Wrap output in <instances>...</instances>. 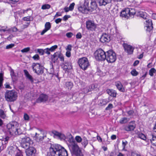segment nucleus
I'll return each instance as SVG.
<instances>
[{
	"mask_svg": "<svg viewBox=\"0 0 156 156\" xmlns=\"http://www.w3.org/2000/svg\"><path fill=\"white\" fill-rule=\"evenodd\" d=\"M7 133L10 135H18L22 134V130L19 127V125L16 121H13L8 123L6 125V128L5 129Z\"/></svg>",
	"mask_w": 156,
	"mask_h": 156,
	"instance_id": "1",
	"label": "nucleus"
},
{
	"mask_svg": "<svg viewBox=\"0 0 156 156\" xmlns=\"http://www.w3.org/2000/svg\"><path fill=\"white\" fill-rule=\"evenodd\" d=\"M49 151L51 156H68L67 151L59 144L51 145Z\"/></svg>",
	"mask_w": 156,
	"mask_h": 156,
	"instance_id": "2",
	"label": "nucleus"
},
{
	"mask_svg": "<svg viewBox=\"0 0 156 156\" xmlns=\"http://www.w3.org/2000/svg\"><path fill=\"white\" fill-rule=\"evenodd\" d=\"M17 97V93L14 90H7L5 94V99L9 102L15 101L16 100Z\"/></svg>",
	"mask_w": 156,
	"mask_h": 156,
	"instance_id": "3",
	"label": "nucleus"
},
{
	"mask_svg": "<svg viewBox=\"0 0 156 156\" xmlns=\"http://www.w3.org/2000/svg\"><path fill=\"white\" fill-rule=\"evenodd\" d=\"M31 67L34 73L38 75L42 74L44 73L45 68L42 66L41 63H32Z\"/></svg>",
	"mask_w": 156,
	"mask_h": 156,
	"instance_id": "4",
	"label": "nucleus"
},
{
	"mask_svg": "<svg viewBox=\"0 0 156 156\" xmlns=\"http://www.w3.org/2000/svg\"><path fill=\"white\" fill-rule=\"evenodd\" d=\"M136 13L135 9L131 8H126L121 12L120 16L125 18H128L129 17L134 16Z\"/></svg>",
	"mask_w": 156,
	"mask_h": 156,
	"instance_id": "5",
	"label": "nucleus"
},
{
	"mask_svg": "<svg viewBox=\"0 0 156 156\" xmlns=\"http://www.w3.org/2000/svg\"><path fill=\"white\" fill-rule=\"evenodd\" d=\"M71 153L76 156H83L81 150L77 143L68 147Z\"/></svg>",
	"mask_w": 156,
	"mask_h": 156,
	"instance_id": "6",
	"label": "nucleus"
},
{
	"mask_svg": "<svg viewBox=\"0 0 156 156\" xmlns=\"http://www.w3.org/2000/svg\"><path fill=\"white\" fill-rule=\"evenodd\" d=\"M106 54V52H105L102 49L99 48L95 51L94 56L97 60L103 61L105 60Z\"/></svg>",
	"mask_w": 156,
	"mask_h": 156,
	"instance_id": "7",
	"label": "nucleus"
},
{
	"mask_svg": "<svg viewBox=\"0 0 156 156\" xmlns=\"http://www.w3.org/2000/svg\"><path fill=\"white\" fill-rule=\"evenodd\" d=\"M106 58L105 60L108 63H113L116 59V53L112 50H109L106 52Z\"/></svg>",
	"mask_w": 156,
	"mask_h": 156,
	"instance_id": "8",
	"label": "nucleus"
},
{
	"mask_svg": "<svg viewBox=\"0 0 156 156\" xmlns=\"http://www.w3.org/2000/svg\"><path fill=\"white\" fill-rule=\"evenodd\" d=\"M78 63L80 68L84 70L87 69L90 65L87 58L84 57L79 58Z\"/></svg>",
	"mask_w": 156,
	"mask_h": 156,
	"instance_id": "9",
	"label": "nucleus"
},
{
	"mask_svg": "<svg viewBox=\"0 0 156 156\" xmlns=\"http://www.w3.org/2000/svg\"><path fill=\"white\" fill-rule=\"evenodd\" d=\"M21 138V146L23 148L26 149L30 147V146L33 144L32 140L29 137L25 136Z\"/></svg>",
	"mask_w": 156,
	"mask_h": 156,
	"instance_id": "10",
	"label": "nucleus"
},
{
	"mask_svg": "<svg viewBox=\"0 0 156 156\" xmlns=\"http://www.w3.org/2000/svg\"><path fill=\"white\" fill-rule=\"evenodd\" d=\"M89 1L88 0H85L84 4L78 7V9L80 12L84 14L88 13L89 11L88 7L89 4Z\"/></svg>",
	"mask_w": 156,
	"mask_h": 156,
	"instance_id": "11",
	"label": "nucleus"
},
{
	"mask_svg": "<svg viewBox=\"0 0 156 156\" xmlns=\"http://www.w3.org/2000/svg\"><path fill=\"white\" fill-rule=\"evenodd\" d=\"M87 28L89 30L91 31H95L97 27V25L93 21L89 20L86 22Z\"/></svg>",
	"mask_w": 156,
	"mask_h": 156,
	"instance_id": "12",
	"label": "nucleus"
},
{
	"mask_svg": "<svg viewBox=\"0 0 156 156\" xmlns=\"http://www.w3.org/2000/svg\"><path fill=\"white\" fill-rule=\"evenodd\" d=\"M89 4L88 5V10L91 12L95 10L97 8V5L95 0H88Z\"/></svg>",
	"mask_w": 156,
	"mask_h": 156,
	"instance_id": "13",
	"label": "nucleus"
},
{
	"mask_svg": "<svg viewBox=\"0 0 156 156\" xmlns=\"http://www.w3.org/2000/svg\"><path fill=\"white\" fill-rule=\"evenodd\" d=\"M36 149L33 147H30L26 149L25 152L26 156H35Z\"/></svg>",
	"mask_w": 156,
	"mask_h": 156,
	"instance_id": "14",
	"label": "nucleus"
},
{
	"mask_svg": "<svg viewBox=\"0 0 156 156\" xmlns=\"http://www.w3.org/2000/svg\"><path fill=\"white\" fill-rule=\"evenodd\" d=\"M123 46L125 51L129 55L132 54L133 52L134 48L132 46L126 43H124Z\"/></svg>",
	"mask_w": 156,
	"mask_h": 156,
	"instance_id": "15",
	"label": "nucleus"
},
{
	"mask_svg": "<svg viewBox=\"0 0 156 156\" xmlns=\"http://www.w3.org/2000/svg\"><path fill=\"white\" fill-rule=\"evenodd\" d=\"M110 37L106 33H103L100 39V41L102 43L108 42L111 40Z\"/></svg>",
	"mask_w": 156,
	"mask_h": 156,
	"instance_id": "16",
	"label": "nucleus"
},
{
	"mask_svg": "<svg viewBox=\"0 0 156 156\" xmlns=\"http://www.w3.org/2000/svg\"><path fill=\"white\" fill-rule=\"evenodd\" d=\"M48 96L46 94H41L38 98L36 100V102L38 103L45 102L48 100Z\"/></svg>",
	"mask_w": 156,
	"mask_h": 156,
	"instance_id": "17",
	"label": "nucleus"
},
{
	"mask_svg": "<svg viewBox=\"0 0 156 156\" xmlns=\"http://www.w3.org/2000/svg\"><path fill=\"white\" fill-rule=\"evenodd\" d=\"M61 66L63 69L65 71H67L68 69L69 70L72 69V66L71 64L68 62L65 61L64 63H62Z\"/></svg>",
	"mask_w": 156,
	"mask_h": 156,
	"instance_id": "18",
	"label": "nucleus"
},
{
	"mask_svg": "<svg viewBox=\"0 0 156 156\" xmlns=\"http://www.w3.org/2000/svg\"><path fill=\"white\" fill-rule=\"evenodd\" d=\"M136 127V125L134 122H130L128 126L125 128V130L126 131H131L134 130Z\"/></svg>",
	"mask_w": 156,
	"mask_h": 156,
	"instance_id": "19",
	"label": "nucleus"
},
{
	"mask_svg": "<svg viewBox=\"0 0 156 156\" xmlns=\"http://www.w3.org/2000/svg\"><path fill=\"white\" fill-rule=\"evenodd\" d=\"M23 72L27 78L30 82L31 83H33L34 79L32 76L28 72L27 70L24 69Z\"/></svg>",
	"mask_w": 156,
	"mask_h": 156,
	"instance_id": "20",
	"label": "nucleus"
},
{
	"mask_svg": "<svg viewBox=\"0 0 156 156\" xmlns=\"http://www.w3.org/2000/svg\"><path fill=\"white\" fill-rule=\"evenodd\" d=\"M51 27V23L49 22H46L45 24V28L41 33V35H43L45 32L49 30Z\"/></svg>",
	"mask_w": 156,
	"mask_h": 156,
	"instance_id": "21",
	"label": "nucleus"
},
{
	"mask_svg": "<svg viewBox=\"0 0 156 156\" xmlns=\"http://www.w3.org/2000/svg\"><path fill=\"white\" fill-rule=\"evenodd\" d=\"M97 2L100 6H105L112 2V0H97Z\"/></svg>",
	"mask_w": 156,
	"mask_h": 156,
	"instance_id": "22",
	"label": "nucleus"
},
{
	"mask_svg": "<svg viewBox=\"0 0 156 156\" xmlns=\"http://www.w3.org/2000/svg\"><path fill=\"white\" fill-rule=\"evenodd\" d=\"M107 93L111 96L115 98L117 93L116 91L112 89H107L106 90Z\"/></svg>",
	"mask_w": 156,
	"mask_h": 156,
	"instance_id": "23",
	"label": "nucleus"
},
{
	"mask_svg": "<svg viewBox=\"0 0 156 156\" xmlns=\"http://www.w3.org/2000/svg\"><path fill=\"white\" fill-rule=\"evenodd\" d=\"M115 85L117 89L121 92H125V89L121 82H118L115 83Z\"/></svg>",
	"mask_w": 156,
	"mask_h": 156,
	"instance_id": "24",
	"label": "nucleus"
},
{
	"mask_svg": "<svg viewBox=\"0 0 156 156\" xmlns=\"http://www.w3.org/2000/svg\"><path fill=\"white\" fill-rule=\"evenodd\" d=\"M81 144L84 148H85L88 144V140L86 137L84 136L83 137Z\"/></svg>",
	"mask_w": 156,
	"mask_h": 156,
	"instance_id": "25",
	"label": "nucleus"
},
{
	"mask_svg": "<svg viewBox=\"0 0 156 156\" xmlns=\"http://www.w3.org/2000/svg\"><path fill=\"white\" fill-rule=\"evenodd\" d=\"M50 72H51L49 73V74L50 75V77H51V78L54 75L56 77L58 78V72L56 73L53 70V66H52V68L50 69Z\"/></svg>",
	"mask_w": 156,
	"mask_h": 156,
	"instance_id": "26",
	"label": "nucleus"
},
{
	"mask_svg": "<svg viewBox=\"0 0 156 156\" xmlns=\"http://www.w3.org/2000/svg\"><path fill=\"white\" fill-rule=\"evenodd\" d=\"M152 137L151 139H150L152 144L154 146H156V136H153V135L151 134L150 135Z\"/></svg>",
	"mask_w": 156,
	"mask_h": 156,
	"instance_id": "27",
	"label": "nucleus"
},
{
	"mask_svg": "<svg viewBox=\"0 0 156 156\" xmlns=\"http://www.w3.org/2000/svg\"><path fill=\"white\" fill-rule=\"evenodd\" d=\"M53 133L55 136H58L59 138H63L65 137V136L56 131H54L52 132Z\"/></svg>",
	"mask_w": 156,
	"mask_h": 156,
	"instance_id": "28",
	"label": "nucleus"
},
{
	"mask_svg": "<svg viewBox=\"0 0 156 156\" xmlns=\"http://www.w3.org/2000/svg\"><path fill=\"white\" fill-rule=\"evenodd\" d=\"M138 137L142 140H145L147 139V137L146 136L141 132L138 133L137 134Z\"/></svg>",
	"mask_w": 156,
	"mask_h": 156,
	"instance_id": "29",
	"label": "nucleus"
},
{
	"mask_svg": "<svg viewBox=\"0 0 156 156\" xmlns=\"http://www.w3.org/2000/svg\"><path fill=\"white\" fill-rule=\"evenodd\" d=\"M18 29L16 27H14L10 28L8 29L7 31L10 33L12 32H16L18 31Z\"/></svg>",
	"mask_w": 156,
	"mask_h": 156,
	"instance_id": "30",
	"label": "nucleus"
},
{
	"mask_svg": "<svg viewBox=\"0 0 156 156\" xmlns=\"http://www.w3.org/2000/svg\"><path fill=\"white\" fill-rule=\"evenodd\" d=\"M58 52H56L53 55V60L54 63H55L58 60Z\"/></svg>",
	"mask_w": 156,
	"mask_h": 156,
	"instance_id": "31",
	"label": "nucleus"
},
{
	"mask_svg": "<svg viewBox=\"0 0 156 156\" xmlns=\"http://www.w3.org/2000/svg\"><path fill=\"white\" fill-rule=\"evenodd\" d=\"M68 141L69 143V144H68V147L76 143L74 140V139L73 136L69 139Z\"/></svg>",
	"mask_w": 156,
	"mask_h": 156,
	"instance_id": "32",
	"label": "nucleus"
},
{
	"mask_svg": "<svg viewBox=\"0 0 156 156\" xmlns=\"http://www.w3.org/2000/svg\"><path fill=\"white\" fill-rule=\"evenodd\" d=\"M66 86L68 89H71L73 86V83L71 82H67L66 83Z\"/></svg>",
	"mask_w": 156,
	"mask_h": 156,
	"instance_id": "33",
	"label": "nucleus"
},
{
	"mask_svg": "<svg viewBox=\"0 0 156 156\" xmlns=\"http://www.w3.org/2000/svg\"><path fill=\"white\" fill-rule=\"evenodd\" d=\"M128 119L126 117L122 118L120 120L119 122L121 124H124L127 123L128 121Z\"/></svg>",
	"mask_w": 156,
	"mask_h": 156,
	"instance_id": "34",
	"label": "nucleus"
},
{
	"mask_svg": "<svg viewBox=\"0 0 156 156\" xmlns=\"http://www.w3.org/2000/svg\"><path fill=\"white\" fill-rule=\"evenodd\" d=\"M23 20L25 21H30L33 20V17L31 16L25 17L23 18Z\"/></svg>",
	"mask_w": 156,
	"mask_h": 156,
	"instance_id": "35",
	"label": "nucleus"
},
{
	"mask_svg": "<svg viewBox=\"0 0 156 156\" xmlns=\"http://www.w3.org/2000/svg\"><path fill=\"white\" fill-rule=\"evenodd\" d=\"M7 26H0V31H3L4 32L7 31L8 30Z\"/></svg>",
	"mask_w": 156,
	"mask_h": 156,
	"instance_id": "36",
	"label": "nucleus"
},
{
	"mask_svg": "<svg viewBox=\"0 0 156 156\" xmlns=\"http://www.w3.org/2000/svg\"><path fill=\"white\" fill-rule=\"evenodd\" d=\"M3 80V74L2 73H0V87H1L2 85Z\"/></svg>",
	"mask_w": 156,
	"mask_h": 156,
	"instance_id": "37",
	"label": "nucleus"
},
{
	"mask_svg": "<svg viewBox=\"0 0 156 156\" xmlns=\"http://www.w3.org/2000/svg\"><path fill=\"white\" fill-rule=\"evenodd\" d=\"M156 72V69L154 68H152L149 71V75L151 76H153L154 75V73Z\"/></svg>",
	"mask_w": 156,
	"mask_h": 156,
	"instance_id": "38",
	"label": "nucleus"
},
{
	"mask_svg": "<svg viewBox=\"0 0 156 156\" xmlns=\"http://www.w3.org/2000/svg\"><path fill=\"white\" fill-rule=\"evenodd\" d=\"M83 138H82L81 136H77L75 137V140L76 142L78 143H80L81 142Z\"/></svg>",
	"mask_w": 156,
	"mask_h": 156,
	"instance_id": "39",
	"label": "nucleus"
},
{
	"mask_svg": "<svg viewBox=\"0 0 156 156\" xmlns=\"http://www.w3.org/2000/svg\"><path fill=\"white\" fill-rule=\"evenodd\" d=\"M9 137L6 136L4 139L2 140H1V142L0 141V143H1L2 145L5 144L8 142V141L9 139Z\"/></svg>",
	"mask_w": 156,
	"mask_h": 156,
	"instance_id": "40",
	"label": "nucleus"
},
{
	"mask_svg": "<svg viewBox=\"0 0 156 156\" xmlns=\"http://www.w3.org/2000/svg\"><path fill=\"white\" fill-rule=\"evenodd\" d=\"M35 137H36L37 140H42L44 138V136H40L39 134L37 133H36Z\"/></svg>",
	"mask_w": 156,
	"mask_h": 156,
	"instance_id": "41",
	"label": "nucleus"
},
{
	"mask_svg": "<svg viewBox=\"0 0 156 156\" xmlns=\"http://www.w3.org/2000/svg\"><path fill=\"white\" fill-rule=\"evenodd\" d=\"M116 32V29L113 28L110 29V32L109 34L111 35H113L115 34Z\"/></svg>",
	"mask_w": 156,
	"mask_h": 156,
	"instance_id": "42",
	"label": "nucleus"
},
{
	"mask_svg": "<svg viewBox=\"0 0 156 156\" xmlns=\"http://www.w3.org/2000/svg\"><path fill=\"white\" fill-rule=\"evenodd\" d=\"M132 75L133 76H136L138 74V73L135 69H133L131 72Z\"/></svg>",
	"mask_w": 156,
	"mask_h": 156,
	"instance_id": "43",
	"label": "nucleus"
},
{
	"mask_svg": "<svg viewBox=\"0 0 156 156\" xmlns=\"http://www.w3.org/2000/svg\"><path fill=\"white\" fill-rule=\"evenodd\" d=\"M51 7V6L49 4H44L42 5L41 9H48Z\"/></svg>",
	"mask_w": 156,
	"mask_h": 156,
	"instance_id": "44",
	"label": "nucleus"
},
{
	"mask_svg": "<svg viewBox=\"0 0 156 156\" xmlns=\"http://www.w3.org/2000/svg\"><path fill=\"white\" fill-rule=\"evenodd\" d=\"M109 101L106 99H103L101 100L100 103L102 105H105L107 104Z\"/></svg>",
	"mask_w": 156,
	"mask_h": 156,
	"instance_id": "45",
	"label": "nucleus"
},
{
	"mask_svg": "<svg viewBox=\"0 0 156 156\" xmlns=\"http://www.w3.org/2000/svg\"><path fill=\"white\" fill-rule=\"evenodd\" d=\"M146 27L147 26H153V23L152 22V20H147L146 21Z\"/></svg>",
	"mask_w": 156,
	"mask_h": 156,
	"instance_id": "46",
	"label": "nucleus"
},
{
	"mask_svg": "<svg viewBox=\"0 0 156 156\" xmlns=\"http://www.w3.org/2000/svg\"><path fill=\"white\" fill-rule=\"evenodd\" d=\"M5 117V115L3 110L0 109V117L4 119Z\"/></svg>",
	"mask_w": 156,
	"mask_h": 156,
	"instance_id": "47",
	"label": "nucleus"
},
{
	"mask_svg": "<svg viewBox=\"0 0 156 156\" xmlns=\"http://www.w3.org/2000/svg\"><path fill=\"white\" fill-rule=\"evenodd\" d=\"M58 57L60 59V60L61 61H64V57L63 55L61 53H58Z\"/></svg>",
	"mask_w": 156,
	"mask_h": 156,
	"instance_id": "48",
	"label": "nucleus"
},
{
	"mask_svg": "<svg viewBox=\"0 0 156 156\" xmlns=\"http://www.w3.org/2000/svg\"><path fill=\"white\" fill-rule=\"evenodd\" d=\"M89 89L90 91L93 90L94 89L96 88V85L94 84H92L89 86H88Z\"/></svg>",
	"mask_w": 156,
	"mask_h": 156,
	"instance_id": "49",
	"label": "nucleus"
},
{
	"mask_svg": "<svg viewBox=\"0 0 156 156\" xmlns=\"http://www.w3.org/2000/svg\"><path fill=\"white\" fill-rule=\"evenodd\" d=\"M137 16H139L140 17H142L143 18H144V13L142 11H139L137 13Z\"/></svg>",
	"mask_w": 156,
	"mask_h": 156,
	"instance_id": "50",
	"label": "nucleus"
},
{
	"mask_svg": "<svg viewBox=\"0 0 156 156\" xmlns=\"http://www.w3.org/2000/svg\"><path fill=\"white\" fill-rule=\"evenodd\" d=\"M89 91H90L88 86L85 87L82 90V92L85 94L87 93Z\"/></svg>",
	"mask_w": 156,
	"mask_h": 156,
	"instance_id": "51",
	"label": "nucleus"
},
{
	"mask_svg": "<svg viewBox=\"0 0 156 156\" xmlns=\"http://www.w3.org/2000/svg\"><path fill=\"white\" fill-rule=\"evenodd\" d=\"M113 108V105L112 104H109L108 106L105 108V110L106 111L109 110Z\"/></svg>",
	"mask_w": 156,
	"mask_h": 156,
	"instance_id": "52",
	"label": "nucleus"
},
{
	"mask_svg": "<svg viewBox=\"0 0 156 156\" xmlns=\"http://www.w3.org/2000/svg\"><path fill=\"white\" fill-rule=\"evenodd\" d=\"M58 48V46L57 45H55L51 47L50 48H49L50 51L52 52L54 51L55 49Z\"/></svg>",
	"mask_w": 156,
	"mask_h": 156,
	"instance_id": "53",
	"label": "nucleus"
},
{
	"mask_svg": "<svg viewBox=\"0 0 156 156\" xmlns=\"http://www.w3.org/2000/svg\"><path fill=\"white\" fill-rule=\"evenodd\" d=\"M30 50V47H27L21 50V51L22 53L27 52L29 51Z\"/></svg>",
	"mask_w": 156,
	"mask_h": 156,
	"instance_id": "54",
	"label": "nucleus"
},
{
	"mask_svg": "<svg viewBox=\"0 0 156 156\" xmlns=\"http://www.w3.org/2000/svg\"><path fill=\"white\" fill-rule=\"evenodd\" d=\"M37 52L40 55H42L44 54V50L41 49H37Z\"/></svg>",
	"mask_w": 156,
	"mask_h": 156,
	"instance_id": "55",
	"label": "nucleus"
},
{
	"mask_svg": "<svg viewBox=\"0 0 156 156\" xmlns=\"http://www.w3.org/2000/svg\"><path fill=\"white\" fill-rule=\"evenodd\" d=\"M15 156H23L21 151L19 149L17 150Z\"/></svg>",
	"mask_w": 156,
	"mask_h": 156,
	"instance_id": "56",
	"label": "nucleus"
},
{
	"mask_svg": "<svg viewBox=\"0 0 156 156\" xmlns=\"http://www.w3.org/2000/svg\"><path fill=\"white\" fill-rule=\"evenodd\" d=\"M75 4L74 2H73L71 4L69 7V8L70 11H72L73 9Z\"/></svg>",
	"mask_w": 156,
	"mask_h": 156,
	"instance_id": "57",
	"label": "nucleus"
},
{
	"mask_svg": "<svg viewBox=\"0 0 156 156\" xmlns=\"http://www.w3.org/2000/svg\"><path fill=\"white\" fill-rule=\"evenodd\" d=\"M128 144V142L126 141H122V146L123 147V150H124L126 146Z\"/></svg>",
	"mask_w": 156,
	"mask_h": 156,
	"instance_id": "58",
	"label": "nucleus"
},
{
	"mask_svg": "<svg viewBox=\"0 0 156 156\" xmlns=\"http://www.w3.org/2000/svg\"><path fill=\"white\" fill-rule=\"evenodd\" d=\"M32 58L35 60H38L40 59V57L38 54H36Z\"/></svg>",
	"mask_w": 156,
	"mask_h": 156,
	"instance_id": "59",
	"label": "nucleus"
},
{
	"mask_svg": "<svg viewBox=\"0 0 156 156\" xmlns=\"http://www.w3.org/2000/svg\"><path fill=\"white\" fill-rule=\"evenodd\" d=\"M11 78L13 82H16L18 79L17 76L16 75L12 76Z\"/></svg>",
	"mask_w": 156,
	"mask_h": 156,
	"instance_id": "60",
	"label": "nucleus"
},
{
	"mask_svg": "<svg viewBox=\"0 0 156 156\" xmlns=\"http://www.w3.org/2000/svg\"><path fill=\"white\" fill-rule=\"evenodd\" d=\"M14 46V44H10L7 45L6 47V49H9L12 48Z\"/></svg>",
	"mask_w": 156,
	"mask_h": 156,
	"instance_id": "61",
	"label": "nucleus"
},
{
	"mask_svg": "<svg viewBox=\"0 0 156 156\" xmlns=\"http://www.w3.org/2000/svg\"><path fill=\"white\" fill-rule=\"evenodd\" d=\"M44 53H45L48 55H50V50L48 48H47L44 50Z\"/></svg>",
	"mask_w": 156,
	"mask_h": 156,
	"instance_id": "62",
	"label": "nucleus"
},
{
	"mask_svg": "<svg viewBox=\"0 0 156 156\" xmlns=\"http://www.w3.org/2000/svg\"><path fill=\"white\" fill-rule=\"evenodd\" d=\"M6 89H11V87L10 86L9 83H6L4 85Z\"/></svg>",
	"mask_w": 156,
	"mask_h": 156,
	"instance_id": "63",
	"label": "nucleus"
},
{
	"mask_svg": "<svg viewBox=\"0 0 156 156\" xmlns=\"http://www.w3.org/2000/svg\"><path fill=\"white\" fill-rule=\"evenodd\" d=\"M131 156H141L140 154H138L134 152H131Z\"/></svg>",
	"mask_w": 156,
	"mask_h": 156,
	"instance_id": "64",
	"label": "nucleus"
}]
</instances>
